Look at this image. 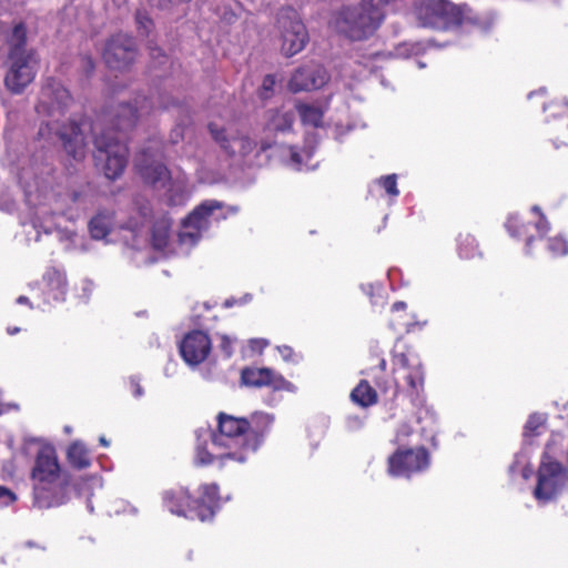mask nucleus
I'll return each mask as SVG.
<instances>
[{
    "label": "nucleus",
    "mask_w": 568,
    "mask_h": 568,
    "mask_svg": "<svg viewBox=\"0 0 568 568\" xmlns=\"http://www.w3.org/2000/svg\"><path fill=\"white\" fill-rule=\"evenodd\" d=\"M72 103L69 91L58 81L49 80L41 89L39 102L36 106L37 113L47 116L39 128V136L43 140H51L57 136L61 140L65 152L75 161L85 156V132H93V143L97 152L94 158L103 162L104 175L114 180L119 178L128 163V148L118 138L109 136L110 132L98 134V124L92 125L87 120L79 123L71 121L69 125H59L61 118L65 115Z\"/></svg>",
    "instance_id": "nucleus-1"
},
{
    "label": "nucleus",
    "mask_w": 568,
    "mask_h": 568,
    "mask_svg": "<svg viewBox=\"0 0 568 568\" xmlns=\"http://www.w3.org/2000/svg\"><path fill=\"white\" fill-rule=\"evenodd\" d=\"M248 420L220 413L217 432L210 428L196 430L194 462L209 465L219 462L221 466L229 463H245L258 448L257 439H250Z\"/></svg>",
    "instance_id": "nucleus-2"
},
{
    "label": "nucleus",
    "mask_w": 568,
    "mask_h": 568,
    "mask_svg": "<svg viewBox=\"0 0 568 568\" xmlns=\"http://www.w3.org/2000/svg\"><path fill=\"white\" fill-rule=\"evenodd\" d=\"M31 477L36 506L51 508L67 501L68 481L61 474L57 453L52 446L47 445L39 449Z\"/></svg>",
    "instance_id": "nucleus-3"
},
{
    "label": "nucleus",
    "mask_w": 568,
    "mask_h": 568,
    "mask_svg": "<svg viewBox=\"0 0 568 568\" xmlns=\"http://www.w3.org/2000/svg\"><path fill=\"white\" fill-rule=\"evenodd\" d=\"M416 14L423 26L438 29L471 26L486 31L494 23L491 14L481 18L467 6L447 0H422Z\"/></svg>",
    "instance_id": "nucleus-4"
},
{
    "label": "nucleus",
    "mask_w": 568,
    "mask_h": 568,
    "mask_svg": "<svg viewBox=\"0 0 568 568\" xmlns=\"http://www.w3.org/2000/svg\"><path fill=\"white\" fill-rule=\"evenodd\" d=\"M389 0H361L338 11L333 20V28L351 40H363L372 36L384 19L383 7Z\"/></svg>",
    "instance_id": "nucleus-5"
},
{
    "label": "nucleus",
    "mask_w": 568,
    "mask_h": 568,
    "mask_svg": "<svg viewBox=\"0 0 568 568\" xmlns=\"http://www.w3.org/2000/svg\"><path fill=\"white\" fill-rule=\"evenodd\" d=\"M27 30L22 23L17 24L9 38L10 52L7 60L8 70L4 75L6 88L14 94L23 90L34 80L38 71V59L32 50L26 48Z\"/></svg>",
    "instance_id": "nucleus-6"
},
{
    "label": "nucleus",
    "mask_w": 568,
    "mask_h": 568,
    "mask_svg": "<svg viewBox=\"0 0 568 568\" xmlns=\"http://www.w3.org/2000/svg\"><path fill=\"white\" fill-rule=\"evenodd\" d=\"M161 158L162 153L150 146L141 152L135 165L146 183L155 189L168 186L171 204H183L190 195L187 178L184 173H178L173 178L172 173L160 161Z\"/></svg>",
    "instance_id": "nucleus-7"
},
{
    "label": "nucleus",
    "mask_w": 568,
    "mask_h": 568,
    "mask_svg": "<svg viewBox=\"0 0 568 568\" xmlns=\"http://www.w3.org/2000/svg\"><path fill=\"white\" fill-rule=\"evenodd\" d=\"M554 446V439L548 442L538 468L534 497L539 504L554 500L561 493L567 481V470L552 456L555 454Z\"/></svg>",
    "instance_id": "nucleus-8"
},
{
    "label": "nucleus",
    "mask_w": 568,
    "mask_h": 568,
    "mask_svg": "<svg viewBox=\"0 0 568 568\" xmlns=\"http://www.w3.org/2000/svg\"><path fill=\"white\" fill-rule=\"evenodd\" d=\"M281 51L286 57L300 53L308 42V32L300 14L292 8L282 9L277 16Z\"/></svg>",
    "instance_id": "nucleus-9"
},
{
    "label": "nucleus",
    "mask_w": 568,
    "mask_h": 568,
    "mask_svg": "<svg viewBox=\"0 0 568 568\" xmlns=\"http://www.w3.org/2000/svg\"><path fill=\"white\" fill-rule=\"evenodd\" d=\"M222 209V203L216 200H207L200 204L184 221L182 231L179 233L181 244L193 245L207 231L211 222L220 221L225 215L216 213Z\"/></svg>",
    "instance_id": "nucleus-10"
},
{
    "label": "nucleus",
    "mask_w": 568,
    "mask_h": 568,
    "mask_svg": "<svg viewBox=\"0 0 568 568\" xmlns=\"http://www.w3.org/2000/svg\"><path fill=\"white\" fill-rule=\"evenodd\" d=\"M395 387L393 397L399 389H406L409 393H418L424 384V373L416 356L407 354H397L394 357Z\"/></svg>",
    "instance_id": "nucleus-11"
},
{
    "label": "nucleus",
    "mask_w": 568,
    "mask_h": 568,
    "mask_svg": "<svg viewBox=\"0 0 568 568\" xmlns=\"http://www.w3.org/2000/svg\"><path fill=\"white\" fill-rule=\"evenodd\" d=\"M102 55L109 68L116 70L125 69L135 59V42L126 33H115L105 42Z\"/></svg>",
    "instance_id": "nucleus-12"
},
{
    "label": "nucleus",
    "mask_w": 568,
    "mask_h": 568,
    "mask_svg": "<svg viewBox=\"0 0 568 568\" xmlns=\"http://www.w3.org/2000/svg\"><path fill=\"white\" fill-rule=\"evenodd\" d=\"M429 466V455L423 447L397 450L388 458V473L392 476H405L422 471Z\"/></svg>",
    "instance_id": "nucleus-13"
},
{
    "label": "nucleus",
    "mask_w": 568,
    "mask_h": 568,
    "mask_svg": "<svg viewBox=\"0 0 568 568\" xmlns=\"http://www.w3.org/2000/svg\"><path fill=\"white\" fill-rule=\"evenodd\" d=\"M179 348L184 362L190 366H196L207 358L212 343L206 333L195 329L183 337Z\"/></svg>",
    "instance_id": "nucleus-14"
},
{
    "label": "nucleus",
    "mask_w": 568,
    "mask_h": 568,
    "mask_svg": "<svg viewBox=\"0 0 568 568\" xmlns=\"http://www.w3.org/2000/svg\"><path fill=\"white\" fill-rule=\"evenodd\" d=\"M242 382L247 386L271 387L274 390L295 392L296 386L270 368L251 367L242 371Z\"/></svg>",
    "instance_id": "nucleus-15"
},
{
    "label": "nucleus",
    "mask_w": 568,
    "mask_h": 568,
    "mask_svg": "<svg viewBox=\"0 0 568 568\" xmlns=\"http://www.w3.org/2000/svg\"><path fill=\"white\" fill-rule=\"evenodd\" d=\"M328 81L326 70L320 64H307L297 69L288 81V89L292 92L316 90Z\"/></svg>",
    "instance_id": "nucleus-16"
},
{
    "label": "nucleus",
    "mask_w": 568,
    "mask_h": 568,
    "mask_svg": "<svg viewBox=\"0 0 568 568\" xmlns=\"http://www.w3.org/2000/svg\"><path fill=\"white\" fill-rule=\"evenodd\" d=\"M532 214H535L534 224H520L519 219L516 215H510L506 222V229L513 236H526V253L530 251L531 243L534 241L530 234V229L534 227L539 236H544L550 230V224L541 213L540 207L535 205L531 207Z\"/></svg>",
    "instance_id": "nucleus-17"
},
{
    "label": "nucleus",
    "mask_w": 568,
    "mask_h": 568,
    "mask_svg": "<svg viewBox=\"0 0 568 568\" xmlns=\"http://www.w3.org/2000/svg\"><path fill=\"white\" fill-rule=\"evenodd\" d=\"M164 506L170 513L187 518H196V508L187 490L182 487L172 488L163 494Z\"/></svg>",
    "instance_id": "nucleus-18"
},
{
    "label": "nucleus",
    "mask_w": 568,
    "mask_h": 568,
    "mask_svg": "<svg viewBox=\"0 0 568 568\" xmlns=\"http://www.w3.org/2000/svg\"><path fill=\"white\" fill-rule=\"evenodd\" d=\"M209 129L213 139L221 145V148L229 155L240 154L242 156H245L255 148V142H253L247 136L231 135L230 139H226L223 135L224 129H217V125L215 123H210Z\"/></svg>",
    "instance_id": "nucleus-19"
},
{
    "label": "nucleus",
    "mask_w": 568,
    "mask_h": 568,
    "mask_svg": "<svg viewBox=\"0 0 568 568\" xmlns=\"http://www.w3.org/2000/svg\"><path fill=\"white\" fill-rule=\"evenodd\" d=\"M135 106L129 104H121L114 113L115 126L119 131H126L131 129L139 116L148 114L151 109L149 99L143 98L141 101H135Z\"/></svg>",
    "instance_id": "nucleus-20"
},
{
    "label": "nucleus",
    "mask_w": 568,
    "mask_h": 568,
    "mask_svg": "<svg viewBox=\"0 0 568 568\" xmlns=\"http://www.w3.org/2000/svg\"><path fill=\"white\" fill-rule=\"evenodd\" d=\"M44 298L47 303L61 302L67 292V278L62 270L50 267L43 275Z\"/></svg>",
    "instance_id": "nucleus-21"
},
{
    "label": "nucleus",
    "mask_w": 568,
    "mask_h": 568,
    "mask_svg": "<svg viewBox=\"0 0 568 568\" xmlns=\"http://www.w3.org/2000/svg\"><path fill=\"white\" fill-rule=\"evenodd\" d=\"M201 496L194 500L196 518L204 521L211 519L219 506V487L216 484H204L200 488Z\"/></svg>",
    "instance_id": "nucleus-22"
},
{
    "label": "nucleus",
    "mask_w": 568,
    "mask_h": 568,
    "mask_svg": "<svg viewBox=\"0 0 568 568\" xmlns=\"http://www.w3.org/2000/svg\"><path fill=\"white\" fill-rule=\"evenodd\" d=\"M34 227L38 232L37 241L39 240V235L41 230L45 234H52L55 233V237L58 241L63 244V248L65 251H75V250H84V247L80 244V242L83 241L82 236H79L74 231L71 230H62V229H55L53 230L51 224L48 223H34Z\"/></svg>",
    "instance_id": "nucleus-23"
},
{
    "label": "nucleus",
    "mask_w": 568,
    "mask_h": 568,
    "mask_svg": "<svg viewBox=\"0 0 568 568\" xmlns=\"http://www.w3.org/2000/svg\"><path fill=\"white\" fill-rule=\"evenodd\" d=\"M294 118L293 111H268L264 130L274 134L288 132L292 129Z\"/></svg>",
    "instance_id": "nucleus-24"
},
{
    "label": "nucleus",
    "mask_w": 568,
    "mask_h": 568,
    "mask_svg": "<svg viewBox=\"0 0 568 568\" xmlns=\"http://www.w3.org/2000/svg\"><path fill=\"white\" fill-rule=\"evenodd\" d=\"M274 417L266 413H254L248 422V434L250 439H257L258 446L261 445L263 437L270 430Z\"/></svg>",
    "instance_id": "nucleus-25"
},
{
    "label": "nucleus",
    "mask_w": 568,
    "mask_h": 568,
    "mask_svg": "<svg viewBox=\"0 0 568 568\" xmlns=\"http://www.w3.org/2000/svg\"><path fill=\"white\" fill-rule=\"evenodd\" d=\"M171 220L160 217L152 226L151 243L155 250H164L170 237Z\"/></svg>",
    "instance_id": "nucleus-26"
},
{
    "label": "nucleus",
    "mask_w": 568,
    "mask_h": 568,
    "mask_svg": "<svg viewBox=\"0 0 568 568\" xmlns=\"http://www.w3.org/2000/svg\"><path fill=\"white\" fill-rule=\"evenodd\" d=\"M113 217L111 213L101 212L91 219L89 230L91 236L95 240L104 239L111 231Z\"/></svg>",
    "instance_id": "nucleus-27"
},
{
    "label": "nucleus",
    "mask_w": 568,
    "mask_h": 568,
    "mask_svg": "<svg viewBox=\"0 0 568 568\" xmlns=\"http://www.w3.org/2000/svg\"><path fill=\"white\" fill-rule=\"evenodd\" d=\"M351 398L357 405L368 407L377 402V394L366 381H361L352 390Z\"/></svg>",
    "instance_id": "nucleus-28"
},
{
    "label": "nucleus",
    "mask_w": 568,
    "mask_h": 568,
    "mask_svg": "<svg viewBox=\"0 0 568 568\" xmlns=\"http://www.w3.org/2000/svg\"><path fill=\"white\" fill-rule=\"evenodd\" d=\"M296 110L300 113L301 120L305 125L320 126L322 123L324 111L314 104L298 103Z\"/></svg>",
    "instance_id": "nucleus-29"
},
{
    "label": "nucleus",
    "mask_w": 568,
    "mask_h": 568,
    "mask_svg": "<svg viewBox=\"0 0 568 568\" xmlns=\"http://www.w3.org/2000/svg\"><path fill=\"white\" fill-rule=\"evenodd\" d=\"M68 459L73 467L79 469L87 468L91 464L89 452L80 442H75L69 447Z\"/></svg>",
    "instance_id": "nucleus-30"
},
{
    "label": "nucleus",
    "mask_w": 568,
    "mask_h": 568,
    "mask_svg": "<svg viewBox=\"0 0 568 568\" xmlns=\"http://www.w3.org/2000/svg\"><path fill=\"white\" fill-rule=\"evenodd\" d=\"M458 254L463 258H473L477 255V243L470 234H460L458 237Z\"/></svg>",
    "instance_id": "nucleus-31"
},
{
    "label": "nucleus",
    "mask_w": 568,
    "mask_h": 568,
    "mask_svg": "<svg viewBox=\"0 0 568 568\" xmlns=\"http://www.w3.org/2000/svg\"><path fill=\"white\" fill-rule=\"evenodd\" d=\"M509 473L515 475L520 473L523 478L527 479L531 475V469L527 466V459L524 454H517L514 463L509 466Z\"/></svg>",
    "instance_id": "nucleus-32"
},
{
    "label": "nucleus",
    "mask_w": 568,
    "mask_h": 568,
    "mask_svg": "<svg viewBox=\"0 0 568 568\" xmlns=\"http://www.w3.org/2000/svg\"><path fill=\"white\" fill-rule=\"evenodd\" d=\"M548 250L554 256H562L568 253V242L562 236L548 240Z\"/></svg>",
    "instance_id": "nucleus-33"
},
{
    "label": "nucleus",
    "mask_w": 568,
    "mask_h": 568,
    "mask_svg": "<svg viewBox=\"0 0 568 568\" xmlns=\"http://www.w3.org/2000/svg\"><path fill=\"white\" fill-rule=\"evenodd\" d=\"M378 184L384 187L386 193L390 196H397L399 191L397 189L396 174H389L378 180Z\"/></svg>",
    "instance_id": "nucleus-34"
},
{
    "label": "nucleus",
    "mask_w": 568,
    "mask_h": 568,
    "mask_svg": "<svg viewBox=\"0 0 568 568\" xmlns=\"http://www.w3.org/2000/svg\"><path fill=\"white\" fill-rule=\"evenodd\" d=\"M544 423L545 417L541 414H531L525 425V435L534 434Z\"/></svg>",
    "instance_id": "nucleus-35"
},
{
    "label": "nucleus",
    "mask_w": 568,
    "mask_h": 568,
    "mask_svg": "<svg viewBox=\"0 0 568 568\" xmlns=\"http://www.w3.org/2000/svg\"><path fill=\"white\" fill-rule=\"evenodd\" d=\"M136 23H138V29H139L140 33L142 36H148L151 30V27H152L151 19L145 13L138 12L136 13Z\"/></svg>",
    "instance_id": "nucleus-36"
},
{
    "label": "nucleus",
    "mask_w": 568,
    "mask_h": 568,
    "mask_svg": "<svg viewBox=\"0 0 568 568\" xmlns=\"http://www.w3.org/2000/svg\"><path fill=\"white\" fill-rule=\"evenodd\" d=\"M290 165L292 169L301 171L304 168L308 169L306 164H303V158L302 154L297 153L296 151H292L291 159H290Z\"/></svg>",
    "instance_id": "nucleus-37"
},
{
    "label": "nucleus",
    "mask_w": 568,
    "mask_h": 568,
    "mask_svg": "<svg viewBox=\"0 0 568 568\" xmlns=\"http://www.w3.org/2000/svg\"><path fill=\"white\" fill-rule=\"evenodd\" d=\"M275 85V78L273 75H266L263 80L261 97L267 98L268 93L273 91Z\"/></svg>",
    "instance_id": "nucleus-38"
},
{
    "label": "nucleus",
    "mask_w": 568,
    "mask_h": 568,
    "mask_svg": "<svg viewBox=\"0 0 568 568\" xmlns=\"http://www.w3.org/2000/svg\"><path fill=\"white\" fill-rule=\"evenodd\" d=\"M412 434V427L407 424H402L395 435V442L397 444L402 443Z\"/></svg>",
    "instance_id": "nucleus-39"
},
{
    "label": "nucleus",
    "mask_w": 568,
    "mask_h": 568,
    "mask_svg": "<svg viewBox=\"0 0 568 568\" xmlns=\"http://www.w3.org/2000/svg\"><path fill=\"white\" fill-rule=\"evenodd\" d=\"M277 349L285 362H297V359L295 358V353L292 347L283 345L278 346Z\"/></svg>",
    "instance_id": "nucleus-40"
},
{
    "label": "nucleus",
    "mask_w": 568,
    "mask_h": 568,
    "mask_svg": "<svg viewBox=\"0 0 568 568\" xmlns=\"http://www.w3.org/2000/svg\"><path fill=\"white\" fill-rule=\"evenodd\" d=\"M154 3L162 9H171L182 3L189 2L190 0H153Z\"/></svg>",
    "instance_id": "nucleus-41"
},
{
    "label": "nucleus",
    "mask_w": 568,
    "mask_h": 568,
    "mask_svg": "<svg viewBox=\"0 0 568 568\" xmlns=\"http://www.w3.org/2000/svg\"><path fill=\"white\" fill-rule=\"evenodd\" d=\"M16 499V496L13 495L12 491H10L9 489L0 486V501L3 504V505H9L10 503H12L13 500Z\"/></svg>",
    "instance_id": "nucleus-42"
},
{
    "label": "nucleus",
    "mask_w": 568,
    "mask_h": 568,
    "mask_svg": "<svg viewBox=\"0 0 568 568\" xmlns=\"http://www.w3.org/2000/svg\"><path fill=\"white\" fill-rule=\"evenodd\" d=\"M268 345L266 339L256 338L251 341V347L256 351H262Z\"/></svg>",
    "instance_id": "nucleus-43"
},
{
    "label": "nucleus",
    "mask_w": 568,
    "mask_h": 568,
    "mask_svg": "<svg viewBox=\"0 0 568 568\" xmlns=\"http://www.w3.org/2000/svg\"><path fill=\"white\" fill-rule=\"evenodd\" d=\"M231 343L232 342L227 336H222L221 347L224 351V353L226 354V356H231V354H232Z\"/></svg>",
    "instance_id": "nucleus-44"
},
{
    "label": "nucleus",
    "mask_w": 568,
    "mask_h": 568,
    "mask_svg": "<svg viewBox=\"0 0 568 568\" xmlns=\"http://www.w3.org/2000/svg\"><path fill=\"white\" fill-rule=\"evenodd\" d=\"M131 385H132V388H133V395L135 397H141L143 395V389L140 386V384L138 382H135V379H132L131 381Z\"/></svg>",
    "instance_id": "nucleus-45"
},
{
    "label": "nucleus",
    "mask_w": 568,
    "mask_h": 568,
    "mask_svg": "<svg viewBox=\"0 0 568 568\" xmlns=\"http://www.w3.org/2000/svg\"><path fill=\"white\" fill-rule=\"evenodd\" d=\"M405 310H406V303L405 302H396L392 306V312L393 313L405 311Z\"/></svg>",
    "instance_id": "nucleus-46"
},
{
    "label": "nucleus",
    "mask_w": 568,
    "mask_h": 568,
    "mask_svg": "<svg viewBox=\"0 0 568 568\" xmlns=\"http://www.w3.org/2000/svg\"><path fill=\"white\" fill-rule=\"evenodd\" d=\"M182 136H183V134H182V129H181V128H176V129H174V130H173V132H172V136H171L172 142H173V143H176V142H178V139H179V138H182Z\"/></svg>",
    "instance_id": "nucleus-47"
},
{
    "label": "nucleus",
    "mask_w": 568,
    "mask_h": 568,
    "mask_svg": "<svg viewBox=\"0 0 568 568\" xmlns=\"http://www.w3.org/2000/svg\"><path fill=\"white\" fill-rule=\"evenodd\" d=\"M128 229H130L134 236H138L141 233V229L136 224H133L132 222L129 223Z\"/></svg>",
    "instance_id": "nucleus-48"
},
{
    "label": "nucleus",
    "mask_w": 568,
    "mask_h": 568,
    "mask_svg": "<svg viewBox=\"0 0 568 568\" xmlns=\"http://www.w3.org/2000/svg\"><path fill=\"white\" fill-rule=\"evenodd\" d=\"M17 303L18 304H28L29 300L26 296H19L18 300H17Z\"/></svg>",
    "instance_id": "nucleus-49"
},
{
    "label": "nucleus",
    "mask_w": 568,
    "mask_h": 568,
    "mask_svg": "<svg viewBox=\"0 0 568 568\" xmlns=\"http://www.w3.org/2000/svg\"><path fill=\"white\" fill-rule=\"evenodd\" d=\"M562 108V111L560 114H567L568 115V102H564V104L561 105Z\"/></svg>",
    "instance_id": "nucleus-50"
},
{
    "label": "nucleus",
    "mask_w": 568,
    "mask_h": 568,
    "mask_svg": "<svg viewBox=\"0 0 568 568\" xmlns=\"http://www.w3.org/2000/svg\"><path fill=\"white\" fill-rule=\"evenodd\" d=\"M100 443L102 446L108 447L110 445L109 440L105 437H100Z\"/></svg>",
    "instance_id": "nucleus-51"
},
{
    "label": "nucleus",
    "mask_w": 568,
    "mask_h": 568,
    "mask_svg": "<svg viewBox=\"0 0 568 568\" xmlns=\"http://www.w3.org/2000/svg\"><path fill=\"white\" fill-rule=\"evenodd\" d=\"M234 303H235V301H234V300H226V301L224 302V305H225V307H231V306H233V305H234Z\"/></svg>",
    "instance_id": "nucleus-52"
},
{
    "label": "nucleus",
    "mask_w": 568,
    "mask_h": 568,
    "mask_svg": "<svg viewBox=\"0 0 568 568\" xmlns=\"http://www.w3.org/2000/svg\"><path fill=\"white\" fill-rule=\"evenodd\" d=\"M379 368H381L382 371H385V369H386V361H385L384 358H382V359L379 361Z\"/></svg>",
    "instance_id": "nucleus-53"
},
{
    "label": "nucleus",
    "mask_w": 568,
    "mask_h": 568,
    "mask_svg": "<svg viewBox=\"0 0 568 568\" xmlns=\"http://www.w3.org/2000/svg\"><path fill=\"white\" fill-rule=\"evenodd\" d=\"M425 414L429 416V419H430L432 422H435V416H434V414H433V413H430L428 409H425Z\"/></svg>",
    "instance_id": "nucleus-54"
},
{
    "label": "nucleus",
    "mask_w": 568,
    "mask_h": 568,
    "mask_svg": "<svg viewBox=\"0 0 568 568\" xmlns=\"http://www.w3.org/2000/svg\"><path fill=\"white\" fill-rule=\"evenodd\" d=\"M8 332H9V334H14V333L19 332V328L18 327H14L12 329L9 328Z\"/></svg>",
    "instance_id": "nucleus-55"
},
{
    "label": "nucleus",
    "mask_w": 568,
    "mask_h": 568,
    "mask_svg": "<svg viewBox=\"0 0 568 568\" xmlns=\"http://www.w3.org/2000/svg\"><path fill=\"white\" fill-rule=\"evenodd\" d=\"M77 199H78L77 193H73V194H72V200L75 202V201H77Z\"/></svg>",
    "instance_id": "nucleus-56"
},
{
    "label": "nucleus",
    "mask_w": 568,
    "mask_h": 568,
    "mask_svg": "<svg viewBox=\"0 0 568 568\" xmlns=\"http://www.w3.org/2000/svg\"><path fill=\"white\" fill-rule=\"evenodd\" d=\"M393 327H396L397 325H400L399 323H395L394 321L390 323Z\"/></svg>",
    "instance_id": "nucleus-57"
},
{
    "label": "nucleus",
    "mask_w": 568,
    "mask_h": 568,
    "mask_svg": "<svg viewBox=\"0 0 568 568\" xmlns=\"http://www.w3.org/2000/svg\"><path fill=\"white\" fill-rule=\"evenodd\" d=\"M304 155L308 159L311 156V153L308 151L304 152Z\"/></svg>",
    "instance_id": "nucleus-58"
},
{
    "label": "nucleus",
    "mask_w": 568,
    "mask_h": 568,
    "mask_svg": "<svg viewBox=\"0 0 568 568\" xmlns=\"http://www.w3.org/2000/svg\"><path fill=\"white\" fill-rule=\"evenodd\" d=\"M418 67H419V68H424L425 65H424V63L418 62Z\"/></svg>",
    "instance_id": "nucleus-59"
},
{
    "label": "nucleus",
    "mask_w": 568,
    "mask_h": 568,
    "mask_svg": "<svg viewBox=\"0 0 568 568\" xmlns=\"http://www.w3.org/2000/svg\"><path fill=\"white\" fill-rule=\"evenodd\" d=\"M405 325L407 327V331L409 332L410 331V327H409L410 325L409 324H405Z\"/></svg>",
    "instance_id": "nucleus-60"
}]
</instances>
